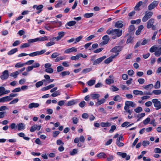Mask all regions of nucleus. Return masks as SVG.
Here are the masks:
<instances>
[{
  "mask_svg": "<svg viewBox=\"0 0 161 161\" xmlns=\"http://www.w3.org/2000/svg\"><path fill=\"white\" fill-rule=\"evenodd\" d=\"M106 33L109 35L114 36H113L112 38L115 39L117 37H119L122 34V30L119 29H109L106 31Z\"/></svg>",
  "mask_w": 161,
  "mask_h": 161,
  "instance_id": "nucleus-1",
  "label": "nucleus"
},
{
  "mask_svg": "<svg viewBox=\"0 0 161 161\" xmlns=\"http://www.w3.org/2000/svg\"><path fill=\"white\" fill-rule=\"evenodd\" d=\"M153 15V13L151 12H146L145 15L142 18V20L143 22H145L152 16Z\"/></svg>",
  "mask_w": 161,
  "mask_h": 161,
  "instance_id": "nucleus-2",
  "label": "nucleus"
},
{
  "mask_svg": "<svg viewBox=\"0 0 161 161\" xmlns=\"http://www.w3.org/2000/svg\"><path fill=\"white\" fill-rule=\"evenodd\" d=\"M152 102L153 103L154 107L156 108V110L160 109L161 103L160 101L157 99H153L152 100Z\"/></svg>",
  "mask_w": 161,
  "mask_h": 161,
  "instance_id": "nucleus-3",
  "label": "nucleus"
},
{
  "mask_svg": "<svg viewBox=\"0 0 161 161\" xmlns=\"http://www.w3.org/2000/svg\"><path fill=\"white\" fill-rule=\"evenodd\" d=\"M46 51L45 50L43 49L40 51H36L31 53L28 54L31 57H34L36 56L40 55L44 53Z\"/></svg>",
  "mask_w": 161,
  "mask_h": 161,
  "instance_id": "nucleus-4",
  "label": "nucleus"
},
{
  "mask_svg": "<svg viewBox=\"0 0 161 161\" xmlns=\"http://www.w3.org/2000/svg\"><path fill=\"white\" fill-rule=\"evenodd\" d=\"M158 4V1H154L148 6V10H151L154 9L157 6Z\"/></svg>",
  "mask_w": 161,
  "mask_h": 161,
  "instance_id": "nucleus-5",
  "label": "nucleus"
},
{
  "mask_svg": "<svg viewBox=\"0 0 161 161\" xmlns=\"http://www.w3.org/2000/svg\"><path fill=\"white\" fill-rule=\"evenodd\" d=\"M103 41L100 43V44L103 46L107 44L110 40L109 36L107 35H105L102 37Z\"/></svg>",
  "mask_w": 161,
  "mask_h": 161,
  "instance_id": "nucleus-6",
  "label": "nucleus"
},
{
  "mask_svg": "<svg viewBox=\"0 0 161 161\" xmlns=\"http://www.w3.org/2000/svg\"><path fill=\"white\" fill-rule=\"evenodd\" d=\"M117 154L121 157L123 158H125V160H128L130 159V156L129 155H127L126 153L118 152L117 153Z\"/></svg>",
  "mask_w": 161,
  "mask_h": 161,
  "instance_id": "nucleus-7",
  "label": "nucleus"
},
{
  "mask_svg": "<svg viewBox=\"0 0 161 161\" xmlns=\"http://www.w3.org/2000/svg\"><path fill=\"white\" fill-rule=\"evenodd\" d=\"M125 105L124 107H127L128 108H130V107L134 108L136 106V104L135 103L132 101H126L125 103Z\"/></svg>",
  "mask_w": 161,
  "mask_h": 161,
  "instance_id": "nucleus-8",
  "label": "nucleus"
},
{
  "mask_svg": "<svg viewBox=\"0 0 161 161\" xmlns=\"http://www.w3.org/2000/svg\"><path fill=\"white\" fill-rule=\"evenodd\" d=\"M40 64L38 63H36L32 66H28L26 69L27 72H29L31 71L34 68H36L40 66Z\"/></svg>",
  "mask_w": 161,
  "mask_h": 161,
  "instance_id": "nucleus-9",
  "label": "nucleus"
},
{
  "mask_svg": "<svg viewBox=\"0 0 161 161\" xmlns=\"http://www.w3.org/2000/svg\"><path fill=\"white\" fill-rule=\"evenodd\" d=\"M106 58V56H103L102 57H100L96 60L94 61L93 64V65H96L100 63L104 59Z\"/></svg>",
  "mask_w": 161,
  "mask_h": 161,
  "instance_id": "nucleus-10",
  "label": "nucleus"
},
{
  "mask_svg": "<svg viewBox=\"0 0 161 161\" xmlns=\"http://www.w3.org/2000/svg\"><path fill=\"white\" fill-rule=\"evenodd\" d=\"M10 92V90H6L5 88L4 87L2 86L0 87V97L3 95L9 93Z\"/></svg>",
  "mask_w": 161,
  "mask_h": 161,
  "instance_id": "nucleus-11",
  "label": "nucleus"
},
{
  "mask_svg": "<svg viewBox=\"0 0 161 161\" xmlns=\"http://www.w3.org/2000/svg\"><path fill=\"white\" fill-rule=\"evenodd\" d=\"M122 47L120 46H115L111 50V52L117 53L122 50Z\"/></svg>",
  "mask_w": 161,
  "mask_h": 161,
  "instance_id": "nucleus-12",
  "label": "nucleus"
},
{
  "mask_svg": "<svg viewBox=\"0 0 161 161\" xmlns=\"http://www.w3.org/2000/svg\"><path fill=\"white\" fill-rule=\"evenodd\" d=\"M9 76L8 71L5 70L2 73V75L0 76L1 79L3 80L7 79Z\"/></svg>",
  "mask_w": 161,
  "mask_h": 161,
  "instance_id": "nucleus-13",
  "label": "nucleus"
},
{
  "mask_svg": "<svg viewBox=\"0 0 161 161\" xmlns=\"http://www.w3.org/2000/svg\"><path fill=\"white\" fill-rule=\"evenodd\" d=\"M154 19L153 18H151L149 19L147 23V29L150 28L153 25L154 22Z\"/></svg>",
  "mask_w": 161,
  "mask_h": 161,
  "instance_id": "nucleus-14",
  "label": "nucleus"
},
{
  "mask_svg": "<svg viewBox=\"0 0 161 161\" xmlns=\"http://www.w3.org/2000/svg\"><path fill=\"white\" fill-rule=\"evenodd\" d=\"M41 127V126L40 125H35L32 126L30 129V131L31 132H33L36 130H40Z\"/></svg>",
  "mask_w": 161,
  "mask_h": 161,
  "instance_id": "nucleus-15",
  "label": "nucleus"
},
{
  "mask_svg": "<svg viewBox=\"0 0 161 161\" xmlns=\"http://www.w3.org/2000/svg\"><path fill=\"white\" fill-rule=\"evenodd\" d=\"M43 7V6L42 5H40L38 6L37 5H34L33 8H36V10H38L37 12H36L37 13L39 14L42 11V9Z\"/></svg>",
  "mask_w": 161,
  "mask_h": 161,
  "instance_id": "nucleus-16",
  "label": "nucleus"
},
{
  "mask_svg": "<svg viewBox=\"0 0 161 161\" xmlns=\"http://www.w3.org/2000/svg\"><path fill=\"white\" fill-rule=\"evenodd\" d=\"M77 49L75 47H72L66 50L64 52L65 53H69L74 52H77Z\"/></svg>",
  "mask_w": 161,
  "mask_h": 161,
  "instance_id": "nucleus-17",
  "label": "nucleus"
},
{
  "mask_svg": "<svg viewBox=\"0 0 161 161\" xmlns=\"http://www.w3.org/2000/svg\"><path fill=\"white\" fill-rule=\"evenodd\" d=\"M39 104L38 103H32L29 104L28 107L29 108L31 109L34 108H38L39 106Z\"/></svg>",
  "mask_w": 161,
  "mask_h": 161,
  "instance_id": "nucleus-18",
  "label": "nucleus"
},
{
  "mask_svg": "<svg viewBox=\"0 0 161 161\" xmlns=\"http://www.w3.org/2000/svg\"><path fill=\"white\" fill-rule=\"evenodd\" d=\"M25 125L23 123H21L17 124L16 127H17L19 130H24L25 127Z\"/></svg>",
  "mask_w": 161,
  "mask_h": 161,
  "instance_id": "nucleus-19",
  "label": "nucleus"
},
{
  "mask_svg": "<svg viewBox=\"0 0 161 161\" xmlns=\"http://www.w3.org/2000/svg\"><path fill=\"white\" fill-rule=\"evenodd\" d=\"M90 96L92 99H97V100H98L100 97V95L98 93H94L91 94Z\"/></svg>",
  "mask_w": 161,
  "mask_h": 161,
  "instance_id": "nucleus-20",
  "label": "nucleus"
},
{
  "mask_svg": "<svg viewBox=\"0 0 161 161\" xmlns=\"http://www.w3.org/2000/svg\"><path fill=\"white\" fill-rule=\"evenodd\" d=\"M51 23H52L53 25H54V26H56V27H60L61 26L62 24V23L61 21H51L50 22Z\"/></svg>",
  "mask_w": 161,
  "mask_h": 161,
  "instance_id": "nucleus-21",
  "label": "nucleus"
},
{
  "mask_svg": "<svg viewBox=\"0 0 161 161\" xmlns=\"http://www.w3.org/2000/svg\"><path fill=\"white\" fill-rule=\"evenodd\" d=\"M76 23V22L75 21H71L67 23L65 25V26L68 25L69 26H71L75 25ZM66 28L69 29L70 28L68 27H66Z\"/></svg>",
  "mask_w": 161,
  "mask_h": 161,
  "instance_id": "nucleus-22",
  "label": "nucleus"
},
{
  "mask_svg": "<svg viewBox=\"0 0 161 161\" xmlns=\"http://www.w3.org/2000/svg\"><path fill=\"white\" fill-rule=\"evenodd\" d=\"M144 28L143 25H140L138 27V29L136 31V34L137 36L139 35L142 30Z\"/></svg>",
  "mask_w": 161,
  "mask_h": 161,
  "instance_id": "nucleus-23",
  "label": "nucleus"
},
{
  "mask_svg": "<svg viewBox=\"0 0 161 161\" xmlns=\"http://www.w3.org/2000/svg\"><path fill=\"white\" fill-rule=\"evenodd\" d=\"M122 21H118L115 24V27L118 28H121L123 26Z\"/></svg>",
  "mask_w": 161,
  "mask_h": 161,
  "instance_id": "nucleus-24",
  "label": "nucleus"
},
{
  "mask_svg": "<svg viewBox=\"0 0 161 161\" xmlns=\"http://www.w3.org/2000/svg\"><path fill=\"white\" fill-rule=\"evenodd\" d=\"M55 86L54 84H51L47 86L43 87L42 88L41 90L42 91H45L46 90H47L49 89H50L53 87Z\"/></svg>",
  "mask_w": 161,
  "mask_h": 161,
  "instance_id": "nucleus-25",
  "label": "nucleus"
},
{
  "mask_svg": "<svg viewBox=\"0 0 161 161\" xmlns=\"http://www.w3.org/2000/svg\"><path fill=\"white\" fill-rule=\"evenodd\" d=\"M46 81V80L45 79H43L42 80V81H39L36 84V87L38 88L40 87V86H42L43 85V82H44Z\"/></svg>",
  "mask_w": 161,
  "mask_h": 161,
  "instance_id": "nucleus-26",
  "label": "nucleus"
},
{
  "mask_svg": "<svg viewBox=\"0 0 161 161\" xmlns=\"http://www.w3.org/2000/svg\"><path fill=\"white\" fill-rule=\"evenodd\" d=\"M106 101V100L104 98H102L100 100H97V102L96 103V105L98 106L101 104L104 103Z\"/></svg>",
  "mask_w": 161,
  "mask_h": 161,
  "instance_id": "nucleus-27",
  "label": "nucleus"
},
{
  "mask_svg": "<svg viewBox=\"0 0 161 161\" xmlns=\"http://www.w3.org/2000/svg\"><path fill=\"white\" fill-rule=\"evenodd\" d=\"M133 93L135 95H143V92L141 91L138 90H134L133 91Z\"/></svg>",
  "mask_w": 161,
  "mask_h": 161,
  "instance_id": "nucleus-28",
  "label": "nucleus"
},
{
  "mask_svg": "<svg viewBox=\"0 0 161 161\" xmlns=\"http://www.w3.org/2000/svg\"><path fill=\"white\" fill-rule=\"evenodd\" d=\"M44 27L47 30L50 31L53 28L56 27V26H52L51 25H49V24H46Z\"/></svg>",
  "mask_w": 161,
  "mask_h": 161,
  "instance_id": "nucleus-29",
  "label": "nucleus"
},
{
  "mask_svg": "<svg viewBox=\"0 0 161 161\" xmlns=\"http://www.w3.org/2000/svg\"><path fill=\"white\" fill-rule=\"evenodd\" d=\"M100 125L102 127H109L111 126V124L109 122H102L101 123Z\"/></svg>",
  "mask_w": 161,
  "mask_h": 161,
  "instance_id": "nucleus-30",
  "label": "nucleus"
},
{
  "mask_svg": "<svg viewBox=\"0 0 161 161\" xmlns=\"http://www.w3.org/2000/svg\"><path fill=\"white\" fill-rule=\"evenodd\" d=\"M44 77L46 80L48 81V83H50L53 81V79H51L50 76L47 75H45Z\"/></svg>",
  "mask_w": 161,
  "mask_h": 161,
  "instance_id": "nucleus-31",
  "label": "nucleus"
},
{
  "mask_svg": "<svg viewBox=\"0 0 161 161\" xmlns=\"http://www.w3.org/2000/svg\"><path fill=\"white\" fill-rule=\"evenodd\" d=\"M158 49V47L155 45L153 46L150 49L149 51L151 53L155 52Z\"/></svg>",
  "mask_w": 161,
  "mask_h": 161,
  "instance_id": "nucleus-32",
  "label": "nucleus"
},
{
  "mask_svg": "<svg viewBox=\"0 0 161 161\" xmlns=\"http://www.w3.org/2000/svg\"><path fill=\"white\" fill-rule=\"evenodd\" d=\"M38 41H47L48 40V37L47 36H44L41 37L37 38Z\"/></svg>",
  "mask_w": 161,
  "mask_h": 161,
  "instance_id": "nucleus-33",
  "label": "nucleus"
},
{
  "mask_svg": "<svg viewBox=\"0 0 161 161\" xmlns=\"http://www.w3.org/2000/svg\"><path fill=\"white\" fill-rule=\"evenodd\" d=\"M97 156L98 158H105L106 157V155L104 153L101 152L97 154Z\"/></svg>",
  "mask_w": 161,
  "mask_h": 161,
  "instance_id": "nucleus-34",
  "label": "nucleus"
},
{
  "mask_svg": "<svg viewBox=\"0 0 161 161\" xmlns=\"http://www.w3.org/2000/svg\"><path fill=\"white\" fill-rule=\"evenodd\" d=\"M95 80H91L88 81L87 82V84L89 86H92L95 84Z\"/></svg>",
  "mask_w": 161,
  "mask_h": 161,
  "instance_id": "nucleus-35",
  "label": "nucleus"
},
{
  "mask_svg": "<svg viewBox=\"0 0 161 161\" xmlns=\"http://www.w3.org/2000/svg\"><path fill=\"white\" fill-rule=\"evenodd\" d=\"M19 74L18 71H17L15 72H13L10 74V76L13 77L14 78H16L18 75Z\"/></svg>",
  "mask_w": 161,
  "mask_h": 161,
  "instance_id": "nucleus-36",
  "label": "nucleus"
},
{
  "mask_svg": "<svg viewBox=\"0 0 161 161\" xmlns=\"http://www.w3.org/2000/svg\"><path fill=\"white\" fill-rule=\"evenodd\" d=\"M18 51L17 48L13 49L10 51L8 53V55H11L16 52Z\"/></svg>",
  "mask_w": 161,
  "mask_h": 161,
  "instance_id": "nucleus-37",
  "label": "nucleus"
},
{
  "mask_svg": "<svg viewBox=\"0 0 161 161\" xmlns=\"http://www.w3.org/2000/svg\"><path fill=\"white\" fill-rule=\"evenodd\" d=\"M92 69L91 68L84 69L81 72L82 73L86 74L91 71Z\"/></svg>",
  "mask_w": 161,
  "mask_h": 161,
  "instance_id": "nucleus-38",
  "label": "nucleus"
},
{
  "mask_svg": "<svg viewBox=\"0 0 161 161\" xmlns=\"http://www.w3.org/2000/svg\"><path fill=\"white\" fill-rule=\"evenodd\" d=\"M121 97L118 95H116L114 97L113 99L114 101L120 102L121 100Z\"/></svg>",
  "mask_w": 161,
  "mask_h": 161,
  "instance_id": "nucleus-39",
  "label": "nucleus"
},
{
  "mask_svg": "<svg viewBox=\"0 0 161 161\" xmlns=\"http://www.w3.org/2000/svg\"><path fill=\"white\" fill-rule=\"evenodd\" d=\"M154 54L157 57L159 56L161 54V47L159 48L158 51H156Z\"/></svg>",
  "mask_w": 161,
  "mask_h": 161,
  "instance_id": "nucleus-40",
  "label": "nucleus"
},
{
  "mask_svg": "<svg viewBox=\"0 0 161 161\" xmlns=\"http://www.w3.org/2000/svg\"><path fill=\"white\" fill-rule=\"evenodd\" d=\"M153 87V84H151L143 86L144 88L148 90V89H151Z\"/></svg>",
  "mask_w": 161,
  "mask_h": 161,
  "instance_id": "nucleus-41",
  "label": "nucleus"
},
{
  "mask_svg": "<svg viewBox=\"0 0 161 161\" xmlns=\"http://www.w3.org/2000/svg\"><path fill=\"white\" fill-rule=\"evenodd\" d=\"M142 3L143 2L142 1L138 2L135 7V9L136 10H139V7L142 5Z\"/></svg>",
  "mask_w": 161,
  "mask_h": 161,
  "instance_id": "nucleus-42",
  "label": "nucleus"
},
{
  "mask_svg": "<svg viewBox=\"0 0 161 161\" xmlns=\"http://www.w3.org/2000/svg\"><path fill=\"white\" fill-rule=\"evenodd\" d=\"M25 65V63H22L20 62L16 63L15 65L16 68H20Z\"/></svg>",
  "mask_w": 161,
  "mask_h": 161,
  "instance_id": "nucleus-43",
  "label": "nucleus"
},
{
  "mask_svg": "<svg viewBox=\"0 0 161 161\" xmlns=\"http://www.w3.org/2000/svg\"><path fill=\"white\" fill-rule=\"evenodd\" d=\"M142 111V108L141 107H138L134 109V111L136 113H139Z\"/></svg>",
  "mask_w": 161,
  "mask_h": 161,
  "instance_id": "nucleus-44",
  "label": "nucleus"
},
{
  "mask_svg": "<svg viewBox=\"0 0 161 161\" xmlns=\"http://www.w3.org/2000/svg\"><path fill=\"white\" fill-rule=\"evenodd\" d=\"M154 87L155 89H158L160 87V82L158 80L156 81Z\"/></svg>",
  "mask_w": 161,
  "mask_h": 161,
  "instance_id": "nucleus-45",
  "label": "nucleus"
},
{
  "mask_svg": "<svg viewBox=\"0 0 161 161\" xmlns=\"http://www.w3.org/2000/svg\"><path fill=\"white\" fill-rule=\"evenodd\" d=\"M78 153V150L77 149H73L72 151L70 152V154L71 155L73 156L76 154Z\"/></svg>",
  "mask_w": 161,
  "mask_h": 161,
  "instance_id": "nucleus-46",
  "label": "nucleus"
},
{
  "mask_svg": "<svg viewBox=\"0 0 161 161\" xmlns=\"http://www.w3.org/2000/svg\"><path fill=\"white\" fill-rule=\"evenodd\" d=\"M93 13H86L84 15L85 18H88L92 17L93 15Z\"/></svg>",
  "mask_w": 161,
  "mask_h": 161,
  "instance_id": "nucleus-47",
  "label": "nucleus"
},
{
  "mask_svg": "<svg viewBox=\"0 0 161 161\" xmlns=\"http://www.w3.org/2000/svg\"><path fill=\"white\" fill-rule=\"evenodd\" d=\"M70 74V72L69 71H64L61 73L60 75L63 77L66 75H69Z\"/></svg>",
  "mask_w": 161,
  "mask_h": 161,
  "instance_id": "nucleus-48",
  "label": "nucleus"
},
{
  "mask_svg": "<svg viewBox=\"0 0 161 161\" xmlns=\"http://www.w3.org/2000/svg\"><path fill=\"white\" fill-rule=\"evenodd\" d=\"M60 94V92L59 91H58L55 92L51 94V96L53 97H55L59 95Z\"/></svg>",
  "mask_w": 161,
  "mask_h": 161,
  "instance_id": "nucleus-49",
  "label": "nucleus"
},
{
  "mask_svg": "<svg viewBox=\"0 0 161 161\" xmlns=\"http://www.w3.org/2000/svg\"><path fill=\"white\" fill-rule=\"evenodd\" d=\"M30 46V44L29 43H25L23 44L22 45L20 46V48H23L26 47H29Z\"/></svg>",
  "mask_w": 161,
  "mask_h": 161,
  "instance_id": "nucleus-50",
  "label": "nucleus"
},
{
  "mask_svg": "<svg viewBox=\"0 0 161 161\" xmlns=\"http://www.w3.org/2000/svg\"><path fill=\"white\" fill-rule=\"evenodd\" d=\"M153 93L156 95H159L161 94V90H154Z\"/></svg>",
  "mask_w": 161,
  "mask_h": 161,
  "instance_id": "nucleus-51",
  "label": "nucleus"
},
{
  "mask_svg": "<svg viewBox=\"0 0 161 161\" xmlns=\"http://www.w3.org/2000/svg\"><path fill=\"white\" fill-rule=\"evenodd\" d=\"M145 115V113H142L139 114H138L137 116V117L138 118V119L137 120V121H139L140 119L142 118L143 117H144Z\"/></svg>",
  "mask_w": 161,
  "mask_h": 161,
  "instance_id": "nucleus-52",
  "label": "nucleus"
},
{
  "mask_svg": "<svg viewBox=\"0 0 161 161\" xmlns=\"http://www.w3.org/2000/svg\"><path fill=\"white\" fill-rule=\"evenodd\" d=\"M141 19H137L136 20H132L131 21V23L132 24H139L141 22Z\"/></svg>",
  "mask_w": 161,
  "mask_h": 161,
  "instance_id": "nucleus-53",
  "label": "nucleus"
},
{
  "mask_svg": "<svg viewBox=\"0 0 161 161\" xmlns=\"http://www.w3.org/2000/svg\"><path fill=\"white\" fill-rule=\"evenodd\" d=\"M60 54L59 53L57 52H55L52 54L51 58H57L58 56Z\"/></svg>",
  "mask_w": 161,
  "mask_h": 161,
  "instance_id": "nucleus-54",
  "label": "nucleus"
},
{
  "mask_svg": "<svg viewBox=\"0 0 161 161\" xmlns=\"http://www.w3.org/2000/svg\"><path fill=\"white\" fill-rule=\"evenodd\" d=\"M150 118L148 117L143 121V123L145 125H147L150 122Z\"/></svg>",
  "mask_w": 161,
  "mask_h": 161,
  "instance_id": "nucleus-55",
  "label": "nucleus"
},
{
  "mask_svg": "<svg viewBox=\"0 0 161 161\" xmlns=\"http://www.w3.org/2000/svg\"><path fill=\"white\" fill-rule=\"evenodd\" d=\"M75 101L74 100H72L71 101H69L67 103V105L68 106H70L75 104Z\"/></svg>",
  "mask_w": 161,
  "mask_h": 161,
  "instance_id": "nucleus-56",
  "label": "nucleus"
},
{
  "mask_svg": "<svg viewBox=\"0 0 161 161\" xmlns=\"http://www.w3.org/2000/svg\"><path fill=\"white\" fill-rule=\"evenodd\" d=\"M73 123L75 124H76L78 122V119L76 117H73L72 118Z\"/></svg>",
  "mask_w": 161,
  "mask_h": 161,
  "instance_id": "nucleus-57",
  "label": "nucleus"
},
{
  "mask_svg": "<svg viewBox=\"0 0 161 161\" xmlns=\"http://www.w3.org/2000/svg\"><path fill=\"white\" fill-rule=\"evenodd\" d=\"M45 71L48 73H51L53 72V69L51 68H47L45 70Z\"/></svg>",
  "mask_w": 161,
  "mask_h": 161,
  "instance_id": "nucleus-58",
  "label": "nucleus"
},
{
  "mask_svg": "<svg viewBox=\"0 0 161 161\" xmlns=\"http://www.w3.org/2000/svg\"><path fill=\"white\" fill-rule=\"evenodd\" d=\"M55 42H53V41L50 42H49L47 43L46 44V46L47 47H50V46H52L53 45H54V44H55Z\"/></svg>",
  "mask_w": 161,
  "mask_h": 161,
  "instance_id": "nucleus-59",
  "label": "nucleus"
},
{
  "mask_svg": "<svg viewBox=\"0 0 161 161\" xmlns=\"http://www.w3.org/2000/svg\"><path fill=\"white\" fill-rule=\"evenodd\" d=\"M135 30V26L134 25H130L128 28L129 31L131 32L134 31Z\"/></svg>",
  "mask_w": 161,
  "mask_h": 161,
  "instance_id": "nucleus-60",
  "label": "nucleus"
},
{
  "mask_svg": "<svg viewBox=\"0 0 161 161\" xmlns=\"http://www.w3.org/2000/svg\"><path fill=\"white\" fill-rule=\"evenodd\" d=\"M116 129V126L115 125H113L111 126V128L109 130L110 133H112Z\"/></svg>",
  "mask_w": 161,
  "mask_h": 161,
  "instance_id": "nucleus-61",
  "label": "nucleus"
},
{
  "mask_svg": "<svg viewBox=\"0 0 161 161\" xmlns=\"http://www.w3.org/2000/svg\"><path fill=\"white\" fill-rule=\"evenodd\" d=\"M124 109L128 113L129 115H131L132 113V111L130 109V108L127 107H124Z\"/></svg>",
  "mask_w": 161,
  "mask_h": 161,
  "instance_id": "nucleus-62",
  "label": "nucleus"
},
{
  "mask_svg": "<svg viewBox=\"0 0 161 161\" xmlns=\"http://www.w3.org/2000/svg\"><path fill=\"white\" fill-rule=\"evenodd\" d=\"M19 101V99L18 98H16L15 99H14L11 101L9 103V104H12L16 103Z\"/></svg>",
  "mask_w": 161,
  "mask_h": 161,
  "instance_id": "nucleus-63",
  "label": "nucleus"
},
{
  "mask_svg": "<svg viewBox=\"0 0 161 161\" xmlns=\"http://www.w3.org/2000/svg\"><path fill=\"white\" fill-rule=\"evenodd\" d=\"M112 61L111 58L110 57L104 60V62L106 64H108L110 62Z\"/></svg>",
  "mask_w": 161,
  "mask_h": 161,
  "instance_id": "nucleus-64",
  "label": "nucleus"
}]
</instances>
